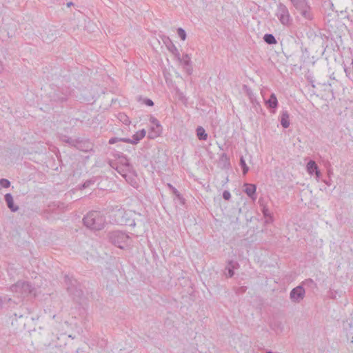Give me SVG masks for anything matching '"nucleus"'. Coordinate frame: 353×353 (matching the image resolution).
<instances>
[{
    "label": "nucleus",
    "instance_id": "nucleus-3",
    "mask_svg": "<svg viewBox=\"0 0 353 353\" xmlns=\"http://www.w3.org/2000/svg\"><path fill=\"white\" fill-rule=\"evenodd\" d=\"M256 189V186L253 184H245V192L250 197L254 195Z\"/></svg>",
    "mask_w": 353,
    "mask_h": 353
},
{
    "label": "nucleus",
    "instance_id": "nucleus-11",
    "mask_svg": "<svg viewBox=\"0 0 353 353\" xmlns=\"http://www.w3.org/2000/svg\"><path fill=\"white\" fill-rule=\"evenodd\" d=\"M177 32H178L179 36L181 37V39L184 41L186 37L185 31L181 28H179L177 30Z\"/></svg>",
    "mask_w": 353,
    "mask_h": 353
},
{
    "label": "nucleus",
    "instance_id": "nucleus-17",
    "mask_svg": "<svg viewBox=\"0 0 353 353\" xmlns=\"http://www.w3.org/2000/svg\"><path fill=\"white\" fill-rule=\"evenodd\" d=\"M147 104H148V105H153V102H152V101L149 100V101L147 102Z\"/></svg>",
    "mask_w": 353,
    "mask_h": 353
},
{
    "label": "nucleus",
    "instance_id": "nucleus-15",
    "mask_svg": "<svg viewBox=\"0 0 353 353\" xmlns=\"http://www.w3.org/2000/svg\"><path fill=\"white\" fill-rule=\"evenodd\" d=\"M127 141V140H125V139H118V138H112L109 140V143L110 144H114L118 141Z\"/></svg>",
    "mask_w": 353,
    "mask_h": 353
},
{
    "label": "nucleus",
    "instance_id": "nucleus-5",
    "mask_svg": "<svg viewBox=\"0 0 353 353\" xmlns=\"http://www.w3.org/2000/svg\"><path fill=\"white\" fill-rule=\"evenodd\" d=\"M5 199L10 209H11L12 211H15L17 210V208H15L14 206L13 199L10 194H6Z\"/></svg>",
    "mask_w": 353,
    "mask_h": 353
},
{
    "label": "nucleus",
    "instance_id": "nucleus-7",
    "mask_svg": "<svg viewBox=\"0 0 353 353\" xmlns=\"http://www.w3.org/2000/svg\"><path fill=\"white\" fill-rule=\"evenodd\" d=\"M197 137L199 139L205 140L207 139V134L202 127H199L196 130Z\"/></svg>",
    "mask_w": 353,
    "mask_h": 353
},
{
    "label": "nucleus",
    "instance_id": "nucleus-4",
    "mask_svg": "<svg viewBox=\"0 0 353 353\" xmlns=\"http://www.w3.org/2000/svg\"><path fill=\"white\" fill-rule=\"evenodd\" d=\"M307 169L310 174H312L315 171L316 176H319V171L314 161H310L307 165Z\"/></svg>",
    "mask_w": 353,
    "mask_h": 353
},
{
    "label": "nucleus",
    "instance_id": "nucleus-10",
    "mask_svg": "<svg viewBox=\"0 0 353 353\" xmlns=\"http://www.w3.org/2000/svg\"><path fill=\"white\" fill-rule=\"evenodd\" d=\"M264 40L269 44H274L276 43L275 38L272 34H265Z\"/></svg>",
    "mask_w": 353,
    "mask_h": 353
},
{
    "label": "nucleus",
    "instance_id": "nucleus-16",
    "mask_svg": "<svg viewBox=\"0 0 353 353\" xmlns=\"http://www.w3.org/2000/svg\"><path fill=\"white\" fill-rule=\"evenodd\" d=\"M223 196L225 199L228 200L230 198V193L228 191H225Z\"/></svg>",
    "mask_w": 353,
    "mask_h": 353
},
{
    "label": "nucleus",
    "instance_id": "nucleus-2",
    "mask_svg": "<svg viewBox=\"0 0 353 353\" xmlns=\"http://www.w3.org/2000/svg\"><path fill=\"white\" fill-rule=\"evenodd\" d=\"M304 290L301 287L294 288L291 293V298L294 301H298L303 299Z\"/></svg>",
    "mask_w": 353,
    "mask_h": 353
},
{
    "label": "nucleus",
    "instance_id": "nucleus-1",
    "mask_svg": "<svg viewBox=\"0 0 353 353\" xmlns=\"http://www.w3.org/2000/svg\"><path fill=\"white\" fill-rule=\"evenodd\" d=\"M150 130L148 132V136L150 138H155L159 137L162 131L161 125L156 119H152L150 121Z\"/></svg>",
    "mask_w": 353,
    "mask_h": 353
},
{
    "label": "nucleus",
    "instance_id": "nucleus-12",
    "mask_svg": "<svg viewBox=\"0 0 353 353\" xmlns=\"http://www.w3.org/2000/svg\"><path fill=\"white\" fill-rule=\"evenodd\" d=\"M92 219L91 217V216H87L86 217H85L84 219V223L86 225L89 226V227H92Z\"/></svg>",
    "mask_w": 353,
    "mask_h": 353
},
{
    "label": "nucleus",
    "instance_id": "nucleus-14",
    "mask_svg": "<svg viewBox=\"0 0 353 353\" xmlns=\"http://www.w3.org/2000/svg\"><path fill=\"white\" fill-rule=\"evenodd\" d=\"M0 184L4 188H8L10 186V182L7 179H1L0 181Z\"/></svg>",
    "mask_w": 353,
    "mask_h": 353
},
{
    "label": "nucleus",
    "instance_id": "nucleus-13",
    "mask_svg": "<svg viewBox=\"0 0 353 353\" xmlns=\"http://www.w3.org/2000/svg\"><path fill=\"white\" fill-rule=\"evenodd\" d=\"M241 163L243 168V172L245 174L248 171V167L246 165L245 161L243 159H241Z\"/></svg>",
    "mask_w": 353,
    "mask_h": 353
},
{
    "label": "nucleus",
    "instance_id": "nucleus-6",
    "mask_svg": "<svg viewBox=\"0 0 353 353\" xmlns=\"http://www.w3.org/2000/svg\"><path fill=\"white\" fill-rule=\"evenodd\" d=\"M281 125H283V127H284L285 128L289 126L290 121H289V115L288 113H286V112L283 113V114L281 116Z\"/></svg>",
    "mask_w": 353,
    "mask_h": 353
},
{
    "label": "nucleus",
    "instance_id": "nucleus-18",
    "mask_svg": "<svg viewBox=\"0 0 353 353\" xmlns=\"http://www.w3.org/2000/svg\"><path fill=\"white\" fill-rule=\"evenodd\" d=\"M229 272H230V276H232V273L231 272V270H229Z\"/></svg>",
    "mask_w": 353,
    "mask_h": 353
},
{
    "label": "nucleus",
    "instance_id": "nucleus-9",
    "mask_svg": "<svg viewBox=\"0 0 353 353\" xmlns=\"http://www.w3.org/2000/svg\"><path fill=\"white\" fill-rule=\"evenodd\" d=\"M145 132L144 130L137 132L134 136L135 142H137L138 141L143 139L145 137Z\"/></svg>",
    "mask_w": 353,
    "mask_h": 353
},
{
    "label": "nucleus",
    "instance_id": "nucleus-8",
    "mask_svg": "<svg viewBox=\"0 0 353 353\" xmlns=\"http://www.w3.org/2000/svg\"><path fill=\"white\" fill-rule=\"evenodd\" d=\"M268 104L270 108H276L277 106V99L274 94H272L268 101Z\"/></svg>",
    "mask_w": 353,
    "mask_h": 353
}]
</instances>
